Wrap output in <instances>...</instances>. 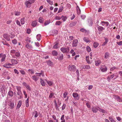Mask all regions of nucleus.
I'll return each instance as SVG.
<instances>
[{"mask_svg":"<svg viewBox=\"0 0 122 122\" xmlns=\"http://www.w3.org/2000/svg\"><path fill=\"white\" fill-rule=\"evenodd\" d=\"M60 50L63 53H67L70 50L69 47L68 46L62 47L61 48Z\"/></svg>","mask_w":122,"mask_h":122,"instance_id":"obj_1","label":"nucleus"},{"mask_svg":"<svg viewBox=\"0 0 122 122\" xmlns=\"http://www.w3.org/2000/svg\"><path fill=\"white\" fill-rule=\"evenodd\" d=\"M68 68L69 70L71 71H75L76 69L75 66L71 65H70Z\"/></svg>","mask_w":122,"mask_h":122,"instance_id":"obj_2","label":"nucleus"},{"mask_svg":"<svg viewBox=\"0 0 122 122\" xmlns=\"http://www.w3.org/2000/svg\"><path fill=\"white\" fill-rule=\"evenodd\" d=\"M100 70L102 72H104L107 71V68L105 65H102L100 67Z\"/></svg>","mask_w":122,"mask_h":122,"instance_id":"obj_3","label":"nucleus"},{"mask_svg":"<svg viewBox=\"0 0 122 122\" xmlns=\"http://www.w3.org/2000/svg\"><path fill=\"white\" fill-rule=\"evenodd\" d=\"M99 107L98 106L92 107V110L94 112L97 113V112L98 110H99Z\"/></svg>","mask_w":122,"mask_h":122,"instance_id":"obj_4","label":"nucleus"},{"mask_svg":"<svg viewBox=\"0 0 122 122\" xmlns=\"http://www.w3.org/2000/svg\"><path fill=\"white\" fill-rule=\"evenodd\" d=\"M8 105L10 109H13L14 107V103L11 101H9L8 102Z\"/></svg>","mask_w":122,"mask_h":122,"instance_id":"obj_5","label":"nucleus"},{"mask_svg":"<svg viewBox=\"0 0 122 122\" xmlns=\"http://www.w3.org/2000/svg\"><path fill=\"white\" fill-rule=\"evenodd\" d=\"M6 56L5 54H3L2 53L0 54V57H1V62L4 61L5 60Z\"/></svg>","mask_w":122,"mask_h":122,"instance_id":"obj_6","label":"nucleus"},{"mask_svg":"<svg viewBox=\"0 0 122 122\" xmlns=\"http://www.w3.org/2000/svg\"><path fill=\"white\" fill-rule=\"evenodd\" d=\"M78 40L76 39L74 40L72 42V47H76L77 46L78 44Z\"/></svg>","mask_w":122,"mask_h":122,"instance_id":"obj_7","label":"nucleus"},{"mask_svg":"<svg viewBox=\"0 0 122 122\" xmlns=\"http://www.w3.org/2000/svg\"><path fill=\"white\" fill-rule=\"evenodd\" d=\"M3 37L7 41H9L10 40V36L7 33L3 35Z\"/></svg>","mask_w":122,"mask_h":122,"instance_id":"obj_8","label":"nucleus"},{"mask_svg":"<svg viewBox=\"0 0 122 122\" xmlns=\"http://www.w3.org/2000/svg\"><path fill=\"white\" fill-rule=\"evenodd\" d=\"M41 73H35V74H36V76H41V75H42V76H44V74L43 71H41Z\"/></svg>","mask_w":122,"mask_h":122,"instance_id":"obj_9","label":"nucleus"},{"mask_svg":"<svg viewBox=\"0 0 122 122\" xmlns=\"http://www.w3.org/2000/svg\"><path fill=\"white\" fill-rule=\"evenodd\" d=\"M12 66V64L6 63L4 64V65L3 66L4 67L7 68H10V66Z\"/></svg>","mask_w":122,"mask_h":122,"instance_id":"obj_10","label":"nucleus"},{"mask_svg":"<svg viewBox=\"0 0 122 122\" xmlns=\"http://www.w3.org/2000/svg\"><path fill=\"white\" fill-rule=\"evenodd\" d=\"M32 3L28 1H26L25 3V4L27 7L29 8L31 6Z\"/></svg>","mask_w":122,"mask_h":122,"instance_id":"obj_11","label":"nucleus"},{"mask_svg":"<svg viewBox=\"0 0 122 122\" xmlns=\"http://www.w3.org/2000/svg\"><path fill=\"white\" fill-rule=\"evenodd\" d=\"M55 97L54 96V94L53 92L50 93V95L48 97L49 100H50L51 98H55Z\"/></svg>","mask_w":122,"mask_h":122,"instance_id":"obj_12","label":"nucleus"},{"mask_svg":"<svg viewBox=\"0 0 122 122\" xmlns=\"http://www.w3.org/2000/svg\"><path fill=\"white\" fill-rule=\"evenodd\" d=\"M51 53L52 55L54 56H57L58 55V53L55 50L52 51Z\"/></svg>","mask_w":122,"mask_h":122,"instance_id":"obj_13","label":"nucleus"},{"mask_svg":"<svg viewBox=\"0 0 122 122\" xmlns=\"http://www.w3.org/2000/svg\"><path fill=\"white\" fill-rule=\"evenodd\" d=\"M51 33L53 36L56 35L57 34V31L56 30H53L51 31Z\"/></svg>","mask_w":122,"mask_h":122,"instance_id":"obj_14","label":"nucleus"},{"mask_svg":"<svg viewBox=\"0 0 122 122\" xmlns=\"http://www.w3.org/2000/svg\"><path fill=\"white\" fill-rule=\"evenodd\" d=\"M102 25L104 26L106 25V26H107L109 24V22L107 21H102L101 23Z\"/></svg>","mask_w":122,"mask_h":122,"instance_id":"obj_15","label":"nucleus"},{"mask_svg":"<svg viewBox=\"0 0 122 122\" xmlns=\"http://www.w3.org/2000/svg\"><path fill=\"white\" fill-rule=\"evenodd\" d=\"M17 95L19 96V98L21 99L23 97V95L22 94L21 91L17 92Z\"/></svg>","mask_w":122,"mask_h":122,"instance_id":"obj_16","label":"nucleus"},{"mask_svg":"<svg viewBox=\"0 0 122 122\" xmlns=\"http://www.w3.org/2000/svg\"><path fill=\"white\" fill-rule=\"evenodd\" d=\"M36 76L35 75H34L32 77V79L35 81H37L39 79V78Z\"/></svg>","mask_w":122,"mask_h":122,"instance_id":"obj_17","label":"nucleus"},{"mask_svg":"<svg viewBox=\"0 0 122 122\" xmlns=\"http://www.w3.org/2000/svg\"><path fill=\"white\" fill-rule=\"evenodd\" d=\"M8 94L9 96L12 97L14 95V93L12 91L10 90Z\"/></svg>","mask_w":122,"mask_h":122,"instance_id":"obj_18","label":"nucleus"},{"mask_svg":"<svg viewBox=\"0 0 122 122\" xmlns=\"http://www.w3.org/2000/svg\"><path fill=\"white\" fill-rule=\"evenodd\" d=\"M109 53L108 52H106L105 53L104 58L106 59H107L109 57Z\"/></svg>","mask_w":122,"mask_h":122,"instance_id":"obj_19","label":"nucleus"},{"mask_svg":"<svg viewBox=\"0 0 122 122\" xmlns=\"http://www.w3.org/2000/svg\"><path fill=\"white\" fill-rule=\"evenodd\" d=\"M76 10L77 11V13L78 15H79L80 14V10L79 7L77 5L76 7Z\"/></svg>","mask_w":122,"mask_h":122,"instance_id":"obj_20","label":"nucleus"},{"mask_svg":"<svg viewBox=\"0 0 122 122\" xmlns=\"http://www.w3.org/2000/svg\"><path fill=\"white\" fill-rule=\"evenodd\" d=\"M98 30L100 31H102L103 30H104L105 29V28H104L100 26L98 27Z\"/></svg>","mask_w":122,"mask_h":122,"instance_id":"obj_21","label":"nucleus"},{"mask_svg":"<svg viewBox=\"0 0 122 122\" xmlns=\"http://www.w3.org/2000/svg\"><path fill=\"white\" fill-rule=\"evenodd\" d=\"M63 55L62 54H61L59 55V56L58 57V59L59 60H62L63 59Z\"/></svg>","mask_w":122,"mask_h":122,"instance_id":"obj_22","label":"nucleus"},{"mask_svg":"<svg viewBox=\"0 0 122 122\" xmlns=\"http://www.w3.org/2000/svg\"><path fill=\"white\" fill-rule=\"evenodd\" d=\"M95 65L97 66H99L101 63V62L100 60H97L95 62Z\"/></svg>","mask_w":122,"mask_h":122,"instance_id":"obj_23","label":"nucleus"},{"mask_svg":"<svg viewBox=\"0 0 122 122\" xmlns=\"http://www.w3.org/2000/svg\"><path fill=\"white\" fill-rule=\"evenodd\" d=\"M41 80V85L42 86H45L46 85V83L41 78L40 79Z\"/></svg>","mask_w":122,"mask_h":122,"instance_id":"obj_24","label":"nucleus"},{"mask_svg":"<svg viewBox=\"0 0 122 122\" xmlns=\"http://www.w3.org/2000/svg\"><path fill=\"white\" fill-rule=\"evenodd\" d=\"M11 62L12 64H16L17 63V61L15 59H12L11 60Z\"/></svg>","mask_w":122,"mask_h":122,"instance_id":"obj_25","label":"nucleus"},{"mask_svg":"<svg viewBox=\"0 0 122 122\" xmlns=\"http://www.w3.org/2000/svg\"><path fill=\"white\" fill-rule=\"evenodd\" d=\"M114 76V75L113 74L111 75L110 76H108L107 77V79L109 81Z\"/></svg>","mask_w":122,"mask_h":122,"instance_id":"obj_26","label":"nucleus"},{"mask_svg":"<svg viewBox=\"0 0 122 122\" xmlns=\"http://www.w3.org/2000/svg\"><path fill=\"white\" fill-rule=\"evenodd\" d=\"M21 101H19L18 104L17 105L16 107V109H18L21 106Z\"/></svg>","mask_w":122,"mask_h":122,"instance_id":"obj_27","label":"nucleus"},{"mask_svg":"<svg viewBox=\"0 0 122 122\" xmlns=\"http://www.w3.org/2000/svg\"><path fill=\"white\" fill-rule=\"evenodd\" d=\"M15 56L17 57H19L20 56V52L19 51L16 52L15 55Z\"/></svg>","mask_w":122,"mask_h":122,"instance_id":"obj_28","label":"nucleus"},{"mask_svg":"<svg viewBox=\"0 0 122 122\" xmlns=\"http://www.w3.org/2000/svg\"><path fill=\"white\" fill-rule=\"evenodd\" d=\"M90 33V32L88 30H86L84 29V34L86 36L88 35Z\"/></svg>","mask_w":122,"mask_h":122,"instance_id":"obj_29","label":"nucleus"},{"mask_svg":"<svg viewBox=\"0 0 122 122\" xmlns=\"http://www.w3.org/2000/svg\"><path fill=\"white\" fill-rule=\"evenodd\" d=\"M59 48L58 44L57 43L55 44L53 46V48L54 49H57Z\"/></svg>","mask_w":122,"mask_h":122,"instance_id":"obj_30","label":"nucleus"},{"mask_svg":"<svg viewBox=\"0 0 122 122\" xmlns=\"http://www.w3.org/2000/svg\"><path fill=\"white\" fill-rule=\"evenodd\" d=\"M37 24V22L36 21H34L32 22L31 25L33 27H35Z\"/></svg>","mask_w":122,"mask_h":122,"instance_id":"obj_31","label":"nucleus"},{"mask_svg":"<svg viewBox=\"0 0 122 122\" xmlns=\"http://www.w3.org/2000/svg\"><path fill=\"white\" fill-rule=\"evenodd\" d=\"M45 81H46L47 83L48 84V85L49 86H51L53 84V83L52 81H48L46 80H45Z\"/></svg>","mask_w":122,"mask_h":122,"instance_id":"obj_32","label":"nucleus"},{"mask_svg":"<svg viewBox=\"0 0 122 122\" xmlns=\"http://www.w3.org/2000/svg\"><path fill=\"white\" fill-rule=\"evenodd\" d=\"M76 24V22H72L70 24L69 26L70 27H72L75 25Z\"/></svg>","mask_w":122,"mask_h":122,"instance_id":"obj_33","label":"nucleus"},{"mask_svg":"<svg viewBox=\"0 0 122 122\" xmlns=\"http://www.w3.org/2000/svg\"><path fill=\"white\" fill-rule=\"evenodd\" d=\"M36 38L38 41H40L41 38V35L40 34H38L36 36Z\"/></svg>","mask_w":122,"mask_h":122,"instance_id":"obj_34","label":"nucleus"},{"mask_svg":"<svg viewBox=\"0 0 122 122\" xmlns=\"http://www.w3.org/2000/svg\"><path fill=\"white\" fill-rule=\"evenodd\" d=\"M26 46V48L28 49H32V47L31 45L29 44H27Z\"/></svg>","mask_w":122,"mask_h":122,"instance_id":"obj_35","label":"nucleus"},{"mask_svg":"<svg viewBox=\"0 0 122 122\" xmlns=\"http://www.w3.org/2000/svg\"><path fill=\"white\" fill-rule=\"evenodd\" d=\"M29 99L28 97L26 99V100L25 101V105L26 107H28L29 106Z\"/></svg>","mask_w":122,"mask_h":122,"instance_id":"obj_36","label":"nucleus"},{"mask_svg":"<svg viewBox=\"0 0 122 122\" xmlns=\"http://www.w3.org/2000/svg\"><path fill=\"white\" fill-rule=\"evenodd\" d=\"M99 44L97 42H95L93 44L94 47L95 48L97 47L98 46Z\"/></svg>","mask_w":122,"mask_h":122,"instance_id":"obj_37","label":"nucleus"},{"mask_svg":"<svg viewBox=\"0 0 122 122\" xmlns=\"http://www.w3.org/2000/svg\"><path fill=\"white\" fill-rule=\"evenodd\" d=\"M16 51V50L14 49H12L11 50L10 53L11 54V55L13 54H15Z\"/></svg>","mask_w":122,"mask_h":122,"instance_id":"obj_38","label":"nucleus"},{"mask_svg":"<svg viewBox=\"0 0 122 122\" xmlns=\"http://www.w3.org/2000/svg\"><path fill=\"white\" fill-rule=\"evenodd\" d=\"M88 25L89 26H91L92 25V20L91 19H89L88 20Z\"/></svg>","mask_w":122,"mask_h":122,"instance_id":"obj_39","label":"nucleus"},{"mask_svg":"<svg viewBox=\"0 0 122 122\" xmlns=\"http://www.w3.org/2000/svg\"><path fill=\"white\" fill-rule=\"evenodd\" d=\"M72 96L74 98H75L77 97L78 96V93L76 92H75L73 93Z\"/></svg>","mask_w":122,"mask_h":122,"instance_id":"obj_40","label":"nucleus"},{"mask_svg":"<svg viewBox=\"0 0 122 122\" xmlns=\"http://www.w3.org/2000/svg\"><path fill=\"white\" fill-rule=\"evenodd\" d=\"M34 115V117H36L38 116L37 112L36 111H34L33 113V115Z\"/></svg>","mask_w":122,"mask_h":122,"instance_id":"obj_41","label":"nucleus"},{"mask_svg":"<svg viewBox=\"0 0 122 122\" xmlns=\"http://www.w3.org/2000/svg\"><path fill=\"white\" fill-rule=\"evenodd\" d=\"M99 111L100 112H102L103 113H107V112L105 110L103 109H101L99 107Z\"/></svg>","mask_w":122,"mask_h":122,"instance_id":"obj_42","label":"nucleus"},{"mask_svg":"<svg viewBox=\"0 0 122 122\" xmlns=\"http://www.w3.org/2000/svg\"><path fill=\"white\" fill-rule=\"evenodd\" d=\"M47 63L48 65L50 66H52L53 65V63L50 61H47Z\"/></svg>","mask_w":122,"mask_h":122,"instance_id":"obj_43","label":"nucleus"},{"mask_svg":"<svg viewBox=\"0 0 122 122\" xmlns=\"http://www.w3.org/2000/svg\"><path fill=\"white\" fill-rule=\"evenodd\" d=\"M16 88L17 90V92H20L21 91V87L20 86H16Z\"/></svg>","mask_w":122,"mask_h":122,"instance_id":"obj_44","label":"nucleus"},{"mask_svg":"<svg viewBox=\"0 0 122 122\" xmlns=\"http://www.w3.org/2000/svg\"><path fill=\"white\" fill-rule=\"evenodd\" d=\"M28 71V72L31 74H33L34 73V71L32 69H29Z\"/></svg>","mask_w":122,"mask_h":122,"instance_id":"obj_45","label":"nucleus"},{"mask_svg":"<svg viewBox=\"0 0 122 122\" xmlns=\"http://www.w3.org/2000/svg\"><path fill=\"white\" fill-rule=\"evenodd\" d=\"M43 20V19L41 17H40L39 19V21L40 23H42Z\"/></svg>","mask_w":122,"mask_h":122,"instance_id":"obj_46","label":"nucleus"},{"mask_svg":"<svg viewBox=\"0 0 122 122\" xmlns=\"http://www.w3.org/2000/svg\"><path fill=\"white\" fill-rule=\"evenodd\" d=\"M61 18H62V20L64 21H66V20L67 19V17L66 16H62L61 17Z\"/></svg>","mask_w":122,"mask_h":122,"instance_id":"obj_47","label":"nucleus"},{"mask_svg":"<svg viewBox=\"0 0 122 122\" xmlns=\"http://www.w3.org/2000/svg\"><path fill=\"white\" fill-rule=\"evenodd\" d=\"M20 21L22 25L24 24L25 22V18H23L21 19L20 20Z\"/></svg>","mask_w":122,"mask_h":122,"instance_id":"obj_48","label":"nucleus"},{"mask_svg":"<svg viewBox=\"0 0 122 122\" xmlns=\"http://www.w3.org/2000/svg\"><path fill=\"white\" fill-rule=\"evenodd\" d=\"M47 2L51 5H52L53 4V2L51 1L50 0H46Z\"/></svg>","mask_w":122,"mask_h":122,"instance_id":"obj_49","label":"nucleus"},{"mask_svg":"<svg viewBox=\"0 0 122 122\" xmlns=\"http://www.w3.org/2000/svg\"><path fill=\"white\" fill-rule=\"evenodd\" d=\"M12 43L14 44L15 45L17 43V41L15 39H14L12 40Z\"/></svg>","mask_w":122,"mask_h":122,"instance_id":"obj_50","label":"nucleus"},{"mask_svg":"<svg viewBox=\"0 0 122 122\" xmlns=\"http://www.w3.org/2000/svg\"><path fill=\"white\" fill-rule=\"evenodd\" d=\"M52 117L55 120H56V122H58V120L56 119V117L54 115H53L52 116Z\"/></svg>","mask_w":122,"mask_h":122,"instance_id":"obj_51","label":"nucleus"},{"mask_svg":"<svg viewBox=\"0 0 122 122\" xmlns=\"http://www.w3.org/2000/svg\"><path fill=\"white\" fill-rule=\"evenodd\" d=\"M61 23V21H57L56 22V25H60Z\"/></svg>","mask_w":122,"mask_h":122,"instance_id":"obj_52","label":"nucleus"},{"mask_svg":"<svg viewBox=\"0 0 122 122\" xmlns=\"http://www.w3.org/2000/svg\"><path fill=\"white\" fill-rule=\"evenodd\" d=\"M86 49L87 51L88 52H90L91 51V48L90 47L88 46L86 47Z\"/></svg>","mask_w":122,"mask_h":122,"instance_id":"obj_53","label":"nucleus"},{"mask_svg":"<svg viewBox=\"0 0 122 122\" xmlns=\"http://www.w3.org/2000/svg\"><path fill=\"white\" fill-rule=\"evenodd\" d=\"M3 43L4 45H6L7 46L9 47L10 46V45L8 43L6 42H2Z\"/></svg>","mask_w":122,"mask_h":122,"instance_id":"obj_54","label":"nucleus"},{"mask_svg":"<svg viewBox=\"0 0 122 122\" xmlns=\"http://www.w3.org/2000/svg\"><path fill=\"white\" fill-rule=\"evenodd\" d=\"M25 87L28 90H29L30 91L31 90V89L30 87V86L28 85H26L25 86Z\"/></svg>","mask_w":122,"mask_h":122,"instance_id":"obj_55","label":"nucleus"},{"mask_svg":"<svg viewBox=\"0 0 122 122\" xmlns=\"http://www.w3.org/2000/svg\"><path fill=\"white\" fill-rule=\"evenodd\" d=\"M23 92L24 95H25V98H26L27 97V94L26 93V92L24 90H23Z\"/></svg>","mask_w":122,"mask_h":122,"instance_id":"obj_56","label":"nucleus"},{"mask_svg":"<svg viewBox=\"0 0 122 122\" xmlns=\"http://www.w3.org/2000/svg\"><path fill=\"white\" fill-rule=\"evenodd\" d=\"M117 100L120 102H122V99L120 98V97H117Z\"/></svg>","mask_w":122,"mask_h":122,"instance_id":"obj_57","label":"nucleus"},{"mask_svg":"<svg viewBox=\"0 0 122 122\" xmlns=\"http://www.w3.org/2000/svg\"><path fill=\"white\" fill-rule=\"evenodd\" d=\"M84 41L87 43H88L90 42V41L87 38H84Z\"/></svg>","mask_w":122,"mask_h":122,"instance_id":"obj_58","label":"nucleus"},{"mask_svg":"<svg viewBox=\"0 0 122 122\" xmlns=\"http://www.w3.org/2000/svg\"><path fill=\"white\" fill-rule=\"evenodd\" d=\"M68 94V92H65L64 93L63 95V97L64 98H65L66 97V96H67Z\"/></svg>","mask_w":122,"mask_h":122,"instance_id":"obj_59","label":"nucleus"},{"mask_svg":"<svg viewBox=\"0 0 122 122\" xmlns=\"http://www.w3.org/2000/svg\"><path fill=\"white\" fill-rule=\"evenodd\" d=\"M63 9V7H62L60 8L59 9L58 13H59L60 12H61Z\"/></svg>","mask_w":122,"mask_h":122,"instance_id":"obj_60","label":"nucleus"},{"mask_svg":"<svg viewBox=\"0 0 122 122\" xmlns=\"http://www.w3.org/2000/svg\"><path fill=\"white\" fill-rule=\"evenodd\" d=\"M14 71L15 73L16 74H19V72L16 69H14Z\"/></svg>","mask_w":122,"mask_h":122,"instance_id":"obj_61","label":"nucleus"},{"mask_svg":"<svg viewBox=\"0 0 122 122\" xmlns=\"http://www.w3.org/2000/svg\"><path fill=\"white\" fill-rule=\"evenodd\" d=\"M66 107V104L64 103L62 105V110H63Z\"/></svg>","mask_w":122,"mask_h":122,"instance_id":"obj_62","label":"nucleus"},{"mask_svg":"<svg viewBox=\"0 0 122 122\" xmlns=\"http://www.w3.org/2000/svg\"><path fill=\"white\" fill-rule=\"evenodd\" d=\"M20 13L19 12H16L15 13V15L16 16H18L20 14Z\"/></svg>","mask_w":122,"mask_h":122,"instance_id":"obj_63","label":"nucleus"},{"mask_svg":"<svg viewBox=\"0 0 122 122\" xmlns=\"http://www.w3.org/2000/svg\"><path fill=\"white\" fill-rule=\"evenodd\" d=\"M117 44L118 45H122V41L117 42Z\"/></svg>","mask_w":122,"mask_h":122,"instance_id":"obj_64","label":"nucleus"}]
</instances>
